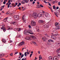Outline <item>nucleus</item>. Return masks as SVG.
Returning <instances> with one entry per match:
<instances>
[{
	"label": "nucleus",
	"mask_w": 60,
	"mask_h": 60,
	"mask_svg": "<svg viewBox=\"0 0 60 60\" xmlns=\"http://www.w3.org/2000/svg\"><path fill=\"white\" fill-rule=\"evenodd\" d=\"M17 4H18V3H15V5H17Z\"/></svg>",
	"instance_id": "obj_59"
},
{
	"label": "nucleus",
	"mask_w": 60,
	"mask_h": 60,
	"mask_svg": "<svg viewBox=\"0 0 60 60\" xmlns=\"http://www.w3.org/2000/svg\"><path fill=\"white\" fill-rule=\"evenodd\" d=\"M44 2L45 3V4H47V3H49V2L48 3L47 2H46L45 0L44 1Z\"/></svg>",
	"instance_id": "obj_42"
},
{
	"label": "nucleus",
	"mask_w": 60,
	"mask_h": 60,
	"mask_svg": "<svg viewBox=\"0 0 60 60\" xmlns=\"http://www.w3.org/2000/svg\"><path fill=\"white\" fill-rule=\"evenodd\" d=\"M24 44H25V42L22 41L20 43L19 45V46H22V45H24Z\"/></svg>",
	"instance_id": "obj_9"
},
{
	"label": "nucleus",
	"mask_w": 60,
	"mask_h": 60,
	"mask_svg": "<svg viewBox=\"0 0 60 60\" xmlns=\"http://www.w3.org/2000/svg\"><path fill=\"white\" fill-rule=\"evenodd\" d=\"M24 56V54H22L21 56V58H22Z\"/></svg>",
	"instance_id": "obj_33"
},
{
	"label": "nucleus",
	"mask_w": 60,
	"mask_h": 60,
	"mask_svg": "<svg viewBox=\"0 0 60 60\" xmlns=\"http://www.w3.org/2000/svg\"><path fill=\"white\" fill-rule=\"evenodd\" d=\"M45 15L46 17H49V14L48 13H45Z\"/></svg>",
	"instance_id": "obj_15"
},
{
	"label": "nucleus",
	"mask_w": 60,
	"mask_h": 60,
	"mask_svg": "<svg viewBox=\"0 0 60 60\" xmlns=\"http://www.w3.org/2000/svg\"><path fill=\"white\" fill-rule=\"evenodd\" d=\"M2 60H5L4 59H2Z\"/></svg>",
	"instance_id": "obj_64"
},
{
	"label": "nucleus",
	"mask_w": 60,
	"mask_h": 60,
	"mask_svg": "<svg viewBox=\"0 0 60 60\" xmlns=\"http://www.w3.org/2000/svg\"><path fill=\"white\" fill-rule=\"evenodd\" d=\"M54 36H57L58 35V34H54Z\"/></svg>",
	"instance_id": "obj_48"
},
{
	"label": "nucleus",
	"mask_w": 60,
	"mask_h": 60,
	"mask_svg": "<svg viewBox=\"0 0 60 60\" xmlns=\"http://www.w3.org/2000/svg\"><path fill=\"white\" fill-rule=\"evenodd\" d=\"M51 38L52 39H54V40H55L56 39V38H55V36H54V35H52L51 36Z\"/></svg>",
	"instance_id": "obj_14"
},
{
	"label": "nucleus",
	"mask_w": 60,
	"mask_h": 60,
	"mask_svg": "<svg viewBox=\"0 0 60 60\" xmlns=\"http://www.w3.org/2000/svg\"><path fill=\"white\" fill-rule=\"evenodd\" d=\"M58 5H60V2H59L58 3Z\"/></svg>",
	"instance_id": "obj_50"
},
{
	"label": "nucleus",
	"mask_w": 60,
	"mask_h": 60,
	"mask_svg": "<svg viewBox=\"0 0 60 60\" xmlns=\"http://www.w3.org/2000/svg\"><path fill=\"white\" fill-rule=\"evenodd\" d=\"M24 15H23V16L22 17V19H24Z\"/></svg>",
	"instance_id": "obj_49"
},
{
	"label": "nucleus",
	"mask_w": 60,
	"mask_h": 60,
	"mask_svg": "<svg viewBox=\"0 0 60 60\" xmlns=\"http://www.w3.org/2000/svg\"><path fill=\"white\" fill-rule=\"evenodd\" d=\"M31 25L32 26H34L36 25V22L34 21H32L31 22Z\"/></svg>",
	"instance_id": "obj_2"
},
{
	"label": "nucleus",
	"mask_w": 60,
	"mask_h": 60,
	"mask_svg": "<svg viewBox=\"0 0 60 60\" xmlns=\"http://www.w3.org/2000/svg\"><path fill=\"white\" fill-rule=\"evenodd\" d=\"M53 57L52 56H50L49 57V60H52Z\"/></svg>",
	"instance_id": "obj_19"
},
{
	"label": "nucleus",
	"mask_w": 60,
	"mask_h": 60,
	"mask_svg": "<svg viewBox=\"0 0 60 60\" xmlns=\"http://www.w3.org/2000/svg\"><path fill=\"white\" fill-rule=\"evenodd\" d=\"M36 12H34L32 14V16L34 19H37V16L36 15Z\"/></svg>",
	"instance_id": "obj_3"
},
{
	"label": "nucleus",
	"mask_w": 60,
	"mask_h": 60,
	"mask_svg": "<svg viewBox=\"0 0 60 60\" xmlns=\"http://www.w3.org/2000/svg\"><path fill=\"white\" fill-rule=\"evenodd\" d=\"M48 41L49 42H54V41H53V40L52 39H50L49 40H48Z\"/></svg>",
	"instance_id": "obj_25"
},
{
	"label": "nucleus",
	"mask_w": 60,
	"mask_h": 60,
	"mask_svg": "<svg viewBox=\"0 0 60 60\" xmlns=\"http://www.w3.org/2000/svg\"><path fill=\"white\" fill-rule=\"evenodd\" d=\"M43 27L45 28H48L49 27V26L48 25V23H46L45 25L43 26Z\"/></svg>",
	"instance_id": "obj_7"
},
{
	"label": "nucleus",
	"mask_w": 60,
	"mask_h": 60,
	"mask_svg": "<svg viewBox=\"0 0 60 60\" xmlns=\"http://www.w3.org/2000/svg\"><path fill=\"white\" fill-rule=\"evenodd\" d=\"M5 25H3L2 27L1 28V29H3V30L4 32H5L6 31V28L5 27H4V26Z\"/></svg>",
	"instance_id": "obj_5"
},
{
	"label": "nucleus",
	"mask_w": 60,
	"mask_h": 60,
	"mask_svg": "<svg viewBox=\"0 0 60 60\" xmlns=\"http://www.w3.org/2000/svg\"><path fill=\"white\" fill-rule=\"evenodd\" d=\"M10 0H9L8 1V3H9L8 6V8H9L10 7V5H11V3H10Z\"/></svg>",
	"instance_id": "obj_13"
},
{
	"label": "nucleus",
	"mask_w": 60,
	"mask_h": 60,
	"mask_svg": "<svg viewBox=\"0 0 60 60\" xmlns=\"http://www.w3.org/2000/svg\"><path fill=\"white\" fill-rule=\"evenodd\" d=\"M34 3H35V1H34L32 3V4H34Z\"/></svg>",
	"instance_id": "obj_52"
},
{
	"label": "nucleus",
	"mask_w": 60,
	"mask_h": 60,
	"mask_svg": "<svg viewBox=\"0 0 60 60\" xmlns=\"http://www.w3.org/2000/svg\"><path fill=\"white\" fill-rule=\"evenodd\" d=\"M38 22L40 23H43L44 22V21L42 20H40L38 21Z\"/></svg>",
	"instance_id": "obj_16"
},
{
	"label": "nucleus",
	"mask_w": 60,
	"mask_h": 60,
	"mask_svg": "<svg viewBox=\"0 0 60 60\" xmlns=\"http://www.w3.org/2000/svg\"><path fill=\"white\" fill-rule=\"evenodd\" d=\"M22 11H24V10H25V9H24V7H22Z\"/></svg>",
	"instance_id": "obj_38"
},
{
	"label": "nucleus",
	"mask_w": 60,
	"mask_h": 60,
	"mask_svg": "<svg viewBox=\"0 0 60 60\" xmlns=\"http://www.w3.org/2000/svg\"><path fill=\"white\" fill-rule=\"evenodd\" d=\"M38 16L39 18H40V17H41V16L40 15V14H38Z\"/></svg>",
	"instance_id": "obj_29"
},
{
	"label": "nucleus",
	"mask_w": 60,
	"mask_h": 60,
	"mask_svg": "<svg viewBox=\"0 0 60 60\" xmlns=\"http://www.w3.org/2000/svg\"><path fill=\"white\" fill-rule=\"evenodd\" d=\"M55 3H57V1L56 0H55Z\"/></svg>",
	"instance_id": "obj_57"
},
{
	"label": "nucleus",
	"mask_w": 60,
	"mask_h": 60,
	"mask_svg": "<svg viewBox=\"0 0 60 60\" xmlns=\"http://www.w3.org/2000/svg\"><path fill=\"white\" fill-rule=\"evenodd\" d=\"M27 54L26 52H25L24 54L25 56H27V54Z\"/></svg>",
	"instance_id": "obj_30"
},
{
	"label": "nucleus",
	"mask_w": 60,
	"mask_h": 60,
	"mask_svg": "<svg viewBox=\"0 0 60 60\" xmlns=\"http://www.w3.org/2000/svg\"><path fill=\"white\" fill-rule=\"evenodd\" d=\"M7 19H8V17H6V18H5L4 20V22H6Z\"/></svg>",
	"instance_id": "obj_23"
},
{
	"label": "nucleus",
	"mask_w": 60,
	"mask_h": 60,
	"mask_svg": "<svg viewBox=\"0 0 60 60\" xmlns=\"http://www.w3.org/2000/svg\"><path fill=\"white\" fill-rule=\"evenodd\" d=\"M38 14H40V15L41 16V17H42V16H43L44 15L42 13V12L40 13H39Z\"/></svg>",
	"instance_id": "obj_22"
},
{
	"label": "nucleus",
	"mask_w": 60,
	"mask_h": 60,
	"mask_svg": "<svg viewBox=\"0 0 60 60\" xmlns=\"http://www.w3.org/2000/svg\"><path fill=\"white\" fill-rule=\"evenodd\" d=\"M30 2H33V0H30Z\"/></svg>",
	"instance_id": "obj_61"
},
{
	"label": "nucleus",
	"mask_w": 60,
	"mask_h": 60,
	"mask_svg": "<svg viewBox=\"0 0 60 60\" xmlns=\"http://www.w3.org/2000/svg\"><path fill=\"white\" fill-rule=\"evenodd\" d=\"M6 4V2H5V0L4 1V2H3V4Z\"/></svg>",
	"instance_id": "obj_39"
},
{
	"label": "nucleus",
	"mask_w": 60,
	"mask_h": 60,
	"mask_svg": "<svg viewBox=\"0 0 60 60\" xmlns=\"http://www.w3.org/2000/svg\"><path fill=\"white\" fill-rule=\"evenodd\" d=\"M14 18L15 20H18L19 18V17L18 15H15L14 16Z\"/></svg>",
	"instance_id": "obj_1"
},
{
	"label": "nucleus",
	"mask_w": 60,
	"mask_h": 60,
	"mask_svg": "<svg viewBox=\"0 0 60 60\" xmlns=\"http://www.w3.org/2000/svg\"><path fill=\"white\" fill-rule=\"evenodd\" d=\"M2 42L5 43L6 42V40L4 39H2Z\"/></svg>",
	"instance_id": "obj_20"
},
{
	"label": "nucleus",
	"mask_w": 60,
	"mask_h": 60,
	"mask_svg": "<svg viewBox=\"0 0 60 60\" xmlns=\"http://www.w3.org/2000/svg\"><path fill=\"white\" fill-rule=\"evenodd\" d=\"M11 28V27H8V30H9V29H10V28Z\"/></svg>",
	"instance_id": "obj_58"
},
{
	"label": "nucleus",
	"mask_w": 60,
	"mask_h": 60,
	"mask_svg": "<svg viewBox=\"0 0 60 60\" xmlns=\"http://www.w3.org/2000/svg\"><path fill=\"white\" fill-rule=\"evenodd\" d=\"M60 41H58L56 42V44L57 45L58 47H59L60 46Z\"/></svg>",
	"instance_id": "obj_11"
},
{
	"label": "nucleus",
	"mask_w": 60,
	"mask_h": 60,
	"mask_svg": "<svg viewBox=\"0 0 60 60\" xmlns=\"http://www.w3.org/2000/svg\"><path fill=\"white\" fill-rule=\"evenodd\" d=\"M17 38H21V37L20 36V35H18L17 36Z\"/></svg>",
	"instance_id": "obj_32"
},
{
	"label": "nucleus",
	"mask_w": 60,
	"mask_h": 60,
	"mask_svg": "<svg viewBox=\"0 0 60 60\" xmlns=\"http://www.w3.org/2000/svg\"><path fill=\"white\" fill-rule=\"evenodd\" d=\"M29 1V0H23L21 2V3L22 4H24L26 3H27Z\"/></svg>",
	"instance_id": "obj_4"
},
{
	"label": "nucleus",
	"mask_w": 60,
	"mask_h": 60,
	"mask_svg": "<svg viewBox=\"0 0 60 60\" xmlns=\"http://www.w3.org/2000/svg\"><path fill=\"white\" fill-rule=\"evenodd\" d=\"M29 28H31V26L30 25L29 26Z\"/></svg>",
	"instance_id": "obj_46"
},
{
	"label": "nucleus",
	"mask_w": 60,
	"mask_h": 60,
	"mask_svg": "<svg viewBox=\"0 0 60 60\" xmlns=\"http://www.w3.org/2000/svg\"><path fill=\"white\" fill-rule=\"evenodd\" d=\"M49 6H51V4H50V3H49Z\"/></svg>",
	"instance_id": "obj_55"
},
{
	"label": "nucleus",
	"mask_w": 60,
	"mask_h": 60,
	"mask_svg": "<svg viewBox=\"0 0 60 60\" xmlns=\"http://www.w3.org/2000/svg\"><path fill=\"white\" fill-rule=\"evenodd\" d=\"M28 33H29V32L27 31V30H25L24 31L23 33L24 34H25L26 35H27V34Z\"/></svg>",
	"instance_id": "obj_8"
},
{
	"label": "nucleus",
	"mask_w": 60,
	"mask_h": 60,
	"mask_svg": "<svg viewBox=\"0 0 60 60\" xmlns=\"http://www.w3.org/2000/svg\"><path fill=\"white\" fill-rule=\"evenodd\" d=\"M19 54H20L19 56H21V55H22V53H21L19 52Z\"/></svg>",
	"instance_id": "obj_47"
},
{
	"label": "nucleus",
	"mask_w": 60,
	"mask_h": 60,
	"mask_svg": "<svg viewBox=\"0 0 60 60\" xmlns=\"http://www.w3.org/2000/svg\"><path fill=\"white\" fill-rule=\"evenodd\" d=\"M30 39H31V38L34 39H36V37L34 35H31L30 36Z\"/></svg>",
	"instance_id": "obj_6"
},
{
	"label": "nucleus",
	"mask_w": 60,
	"mask_h": 60,
	"mask_svg": "<svg viewBox=\"0 0 60 60\" xmlns=\"http://www.w3.org/2000/svg\"><path fill=\"white\" fill-rule=\"evenodd\" d=\"M18 53V52H15V54H17Z\"/></svg>",
	"instance_id": "obj_44"
},
{
	"label": "nucleus",
	"mask_w": 60,
	"mask_h": 60,
	"mask_svg": "<svg viewBox=\"0 0 60 60\" xmlns=\"http://www.w3.org/2000/svg\"><path fill=\"white\" fill-rule=\"evenodd\" d=\"M33 43L35 45V46H37V45L35 43V42H34Z\"/></svg>",
	"instance_id": "obj_35"
},
{
	"label": "nucleus",
	"mask_w": 60,
	"mask_h": 60,
	"mask_svg": "<svg viewBox=\"0 0 60 60\" xmlns=\"http://www.w3.org/2000/svg\"><path fill=\"white\" fill-rule=\"evenodd\" d=\"M59 50H58V49L56 51V53H57L58 52H59Z\"/></svg>",
	"instance_id": "obj_36"
},
{
	"label": "nucleus",
	"mask_w": 60,
	"mask_h": 60,
	"mask_svg": "<svg viewBox=\"0 0 60 60\" xmlns=\"http://www.w3.org/2000/svg\"><path fill=\"white\" fill-rule=\"evenodd\" d=\"M13 55V54L12 53H11V54H10V56H12V55Z\"/></svg>",
	"instance_id": "obj_51"
},
{
	"label": "nucleus",
	"mask_w": 60,
	"mask_h": 60,
	"mask_svg": "<svg viewBox=\"0 0 60 60\" xmlns=\"http://www.w3.org/2000/svg\"><path fill=\"white\" fill-rule=\"evenodd\" d=\"M57 26V27L56 28V29H60V26Z\"/></svg>",
	"instance_id": "obj_27"
},
{
	"label": "nucleus",
	"mask_w": 60,
	"mask_h": 60,
	"mask_svg": "<svg viewBox=\"0 0 60 60\" xmlns=\"http://www.w3.org/2000/svg\"><path fill=\"white\" fill-rule=\"evenodd\" d=\"M21 30V29H20V28L18 29V31H20Z\"/></svg>",
	"instance_id": "obj_43"
},
{
	"label": "nucleus",
	"mask_w": 60,
	"mask_h": 60,
	"mask_svg": "<svg viewBox=\"0 0 60 60\" xmlns=\"http://www.w3.org/2000/svg\"><path fill=\"white\" fill-rule=\"evenodd\" d=\"M57 54V56H60V52H58Z\"/></svg>",
	"instance_id": "obj_26"
},
{
	"label": "nucleus",
	"mask_w": 60,
	"mask_h": 60,
	"mask_svg": "<svg viewBox=\"0 0 60 60\" xmlns=\"http://www.w3.org/2000/svg\"><path fill=\"white\" fill-rule=\"evenodd\" d=\"M40 7H42V8H43V6L41 5H40Z\"/></svg>",
	"instance_id": "obj_41"
},
{
	"label": "nucleus",
	"mask_w": 60,
	"mask_h": 60,
	"mask_svg": "<svg viewBox=\"0 0 60 60\" xmlns=\"http://www.w3.org/2000/svg\"><path fill=\"white\" fill-rule=\"evenodd\" d=\"M11 24L12 25H16L17 24V22H11Z\"/></svg>",
	"instance_id": "obj_12"
},
{
	"label": "nucleus",
	"mask_w": 60,
	"mask_h": 60,
	"mask_svg": "<svg viewBox=\"0 0 60 60\" xmlns=\"http://www.w3.org/2000/svg\"><path fill=\"white\" fill-rule=\"evenodd\" d=\"M27 55H28V54H29V52H27Z\"/></svg>",
	"instance_id": "obj_60"
},
{
	"label": "nucleus",
	"mask_w": 60,
	"mask_h": 60,
	"mask_svg": "<svg viewBox=\"0 0 60 60\" xmlns=\"http://www.w3.org/2000/svg\"><path fill=\"white\" fill-rule=\"evenodd\" d=\"M53 58L54 60H58V57L56 56H54Z\"/></svg>",
	"instance_id": "obj_10"
},
{
	"label": "nucleus",
	"mask_w": 60,
	"mask_h": 60,
	"mask_svg": "<svg viewBox=\"0 0 60 60\" xmlns=\"http://www.w3.org/2000/svg\"><path fill=\"white\" fill-rule=\"evenodd\" d=\"M5 6V5H4L3 6H2L1 7V8H2V9H4V7Z\"/></svg>",
	"instance_id": "obj_34"
},
{
	"label": "nucleus",
	"mask_w": 60,
	"mask_h": 60,
	"mask_svg": "<svg viewBox=\"0 0 60 60\" xmlns=\"http://www.w3.org/2000/svg\"><path fill=\"white\" fill-rule=\"evenodd\" d=\"M46 37H44L43 38H42V40H43V41H46Z\"/></svg>",
	"instance_id": "obj_18"
},
{
	"label": "nucleus",
	"mask_w": 60,
	"mask_h": 60,
	"mask_svg": "<svg viewBox=\"0 0 60 60\" xmlns=\"http://www.w3.org/2000/svg\"><path fill=\"white\" fill-rule=\"evenodd\" d=\"M28 33L31 34H33V32L31 31H30Z\"/></svg>",
	"instance_id": "obj_24"
},
{
	"label": "nucleus",
	"mask_w": 60,
	"mask_h": 60,
	"mask_svg": "<svg viewBox=\"0 0 60 60\" xmlns=\"http://www.w3.org/2000/svg\"><path fill=\"white\" fill-rule=\"evenodd\" d=\"M25 39H26V40H29V39H30V37H26V38H25Z\"/></svg>",
	"instance_id": "obj_21"
},
{
	"label": "nucleus",
	"mask_w": 60,
	"mask_h": 60,
	"mask_svg": "<svg viewBox=\"0 0 60 60\" xmlns=\"http://www.w3.org/2000/svg\"><path fill=\"white\" fill-rule=\"evenodd\" d=\"M53 8L54 9H55V8H56V7H55V6L54 5L53 6Z\"/></svg>",
	"instance_id": "obj_40"
},
{
	"label": "nucleus",
	"mask_w": 60,
	"mask_h": 60,
	"mask_svg": "<svg viewBox=\"0 0 60 60\" xmlns=\"http://www.w3.org/2000/svg\"><path fill=\"white\" fill-rule=\"evenodd\" d=\"M39 58L40 59H42V57H41V55H40L39 56Z\"/></svg>",
	"instance_id": "obj_31"
},
{
	"label": "nucleus",
	"mask_w": 60,
	"mask_h": 60,
	"mask_svg": "<svg viewBox=\"0 0 60 60\" xmlns=\"http://www.w3.org/2000/svg\"><path fill=\"white\" fill-rule=\"evenodd\" d=\"M19 5H21V3H19Z\"/></svg>",
	"instance_id": "obj_62"
},
{
	"label": "nucleus",
	"mask_w": 60,
	"mask_h": 60,
	"mask_svg": "<svg viewBox=\"0 0 60 60\" xmlns=\"http://www.w3.org/2000/svg\"><path fill=\"white\" fill-rule=\"evenodd\" d=\"M32 55H33V54H30V57H31V56H32Z\"/></svg>",
	"instance_id": "obj_45"
},
{
	"label": "nucleus",
	"mask_w": 60,
	"mask_h": 60,
	"mask_svg": "<svg viewBox=\"0 0 60 60\" xmlns=\"http://www.w3.org/2000/svg\"><path fill=\"white\" fill-rule=\"evenodd\" d=\"M50 9H51V11L52 12H53V11H52V8H50Z\"/></svg>",
	"instance_id": "obj_53"
},
{
	"label": "nucleus",
	"mask_w": 60,
	"mask_h": 60,
	"mask_svg": "<svg viewBox=\"0 0 60 60\" xmlns=\"http://www.w3.org/2000/svg\"><path fill=\"white\" fill-rule=\"evenodd\" d=\"M58 24H59V23H57V22H56L55 23V26H57V25H58Z\"/></svg>",
	"instance_id": "obj_28"
},
{
	"label": "nucleus",
	"mask_w": 60,
	"mask_h": 60,
	"mask_svg": "<svg viewBox=\"0 0 60 60\" xmlns=\"http://www.w3.org/2000/svg\"><path fill=\"white\" fill-rule=\"evenodd\" d=\"M4 56V54L3 53L0 54V57H3Z\"/></svg>",
	"instance_id": "obj_17"
},
{
	"label": "nucleus",
	"mask_w": 60,
	"mask_h": 60,
	"mask_svg": "<svg viewBox=\"0 0 60 60\" xmlns=\"http://www.w3.org/2000/svg\"><path fill=\"white\" fill-rule=\"evenodd\" d=\"M55 15L57 17H58V16L57 15V14H56Z\"/></svg>",
	"instance_id": "obj_56"
},
{
	"label": "nucleus",
	"mask_w": 60,
	"mask_h": 60,
	"mask_svg": "<svg viewBox=\"0 0 60 60\" xmlns=\"http://www.w3.org/2000/svg\"><path fill=\"white\" fill-rule=\"evenodd\" d=\"M56 8L57 9H59V7H56Z\"/></svg>",
	"instance_id": "obj_54"
},
{
	"label": "nucleus",
	"mask_w": 60,
	"mask_h": 60,
	"mask_svg": "<svg viewBox=\"0 0 60 60\" xmlns=\"http://www.w3.org/2000/svg\"><path fill=\"white\" fill-rule=\"evenodd\" d=\"M26 60V58H25L24 59V60Z\"/></svg>",
	"instance_id": "obj_63"
},
{
	"label": "nucleus",
	"mask_w": 60,
	"mask_h": 60,
	"mask_svg": "<svg viewBox=\"0 0 60 60\" xmlns=\"http://www.w3.org/2000/svg\"><path fill=\"white\" fill-rule=\"evenodd\" d=\"M18 28H15V31H17V30H18Z\"/></svg>",
	"instance_id": "obj_37"
}]
</instances>
